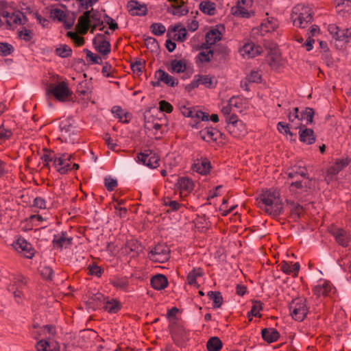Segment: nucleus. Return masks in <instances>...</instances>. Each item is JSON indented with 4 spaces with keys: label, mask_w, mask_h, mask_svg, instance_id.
<instances>
[{
    "label": "nucleus",
    "mask_w": 351,
    "mask_h": 351,
    "mask_svg": "<svg viewBox=\"0 0 351 351\" xmlns=\"http://www.w3.org/2000/svg\"><path fill=\"white\" fill-rule=\"evenodd\" d=\"M261 202L265 206V212L273 217H278L283 212V203L280 193L276 189H269L260 195Z\"/></svg>",
    "instance_id": "1"
},
{
    "label": "nucleus",
    "mask_w": 351,
    "mask_h": 351,
    "mask_svg": "<svg viewBox=\"0 0 351 351\" xmlns=\"http://www.w3.org/2000/svg\"><path fill=\"white\" fill-rule=\"evenodd\" d=\"M313 14L309 7L298 4L293 7L291 14V19L294 26L304 29L312 23Z\"/></svg>",
    "instance_id": "2"
},
{
    "label": "nucleus",
    "mask_w": 351,
    "mask_h": 351,
    "mask_svg": "<svg viewBox=\"0 0 351 351\" xmlns=\"http://www.w3.org/2000/svg\"><path fill=\"white\" fill-rule=\"evenodd\" d=\"M90 23L104 25V21L101 20V14L99 10L92 8L90 10L85 11L83 15L79 17L76 29L80 34L84 35L87 34L90 29Z\"/></svg>",
    "instance_id": "3"
},
{
    "label": "nucleus",
    "mask_w": 351,
    "mask_h": 351,
    "mask_svg": "<svg viewBox=\"0 0 351 351\" xmlns=\"http://www.w3.org/2000/svg\"><path fill=\"white\" fill-rule=\"evenodd\" d=\"M47 94L52 95L57 100L65 101L72 95L68 84L65 82H60L57 84H50L47 86Z\"/></svg>",
    "instance_id": "4"
},
{
    "label": "nucleus",
    "mask_w": 351,
    "mask_h": 351,
    "mask_svg": "<svg viewBox=\"0 0 351 351\" xmlns=\"http://www.w3.org/2000/svg\"><path fill=\"white\" fill-rule=\"evenodd\" d=\"M226 121L227 122L226 129L234 137L239 138L246 133L245 125L238 119L237 114H230L226 117Z\"/></svg>",
    "instance_id": "5"
},
{
    "label": "nucleus",
    "mask_w": 351,
    "mask_h": 351,
    "mask_svg": "<svg viewBox=\"0 0 351 351\" xmlns=\"http://www.w3.org/2000/svg\"><path fill=\"white\" fill-rule=\"evenodd\" d=\"M149 258L154 262L163 263L170 258V250L165 243H158L149 252Z\"/></svg>",
    "instance_id": "6"
},
{
    "label": "nucleus",
    "mask_w": 351,
    "mask_h": 351,
    "mask_svg": "<svg viewBox=\"0 0 351 351\" xmlns=\"http://www.w3.org/2000/svg\"><path fill=\"white\" fill-rule=\"evenodd\" d=\"M289 308L292 317L299 322L303 321L308 313L305 301L300 298L293 300Z\"/></svg>",
    "instance_id": "7"
},
{
    "label": "nucleus",
    "mask_w": 351,
    "mask_h": 351,
    "mask_svg": "<svg viewBox=\"0 0 351 351\" xmlns=\"http://www.w3.org/2000/svg\"><path fill=\"white\" fill-rule=\"evenodd\" d=\"M328 30L330 34L337 40L345 43L351 41V29H340L335 24H330Z\"/></svg>",
    "instance_id": "8"
},
{
    "label": "nucleus",
    "mask_w": 351,
    "mask_h": 351,
    "mask_svg": "<svg viewBox=\"0 0 351 351\" xmlns=\"http://www.w3.org/2000/svg\"><path fill=\"white\" fill-rule=\"evenodd\" d=\"M73 158L72 154H62L56 156L53 160V165L57 168V171L61 174H65L71 171L69 162Z\"/></svg>",
    "instance_id": "9"
},
{
    "label": "nucleus",
    "mask_w": 351,
    "mask_h": 351,
    "mask_svg": "<svg viewBox=\"0 0 351 351\" xmlns=\"http://www.w3.org/2000/svg\"><path fill=\"white\" fill-rule=\"evenodd\" d=\"M93 45L95 49L104 56L110 52V43L107 40L105 34H97L93 40Z\"/></svg>",
    "instance_id": "10"
},
{
    "label": "nucleus",
    "mask_w": 351,
    "mask_h": 351,
    "mask_svg": "<svg viewBox=\"0 0 351 351\" xmlns=\"http://www.w3.org/2000/svg\"><path fill=\"white\" fill-rule=\"evenodd\" d=\"M295 129H300L299 140L306 145H312L315 142L316 137L313 129L307 128L306 125H295Z\"/></svg>",
    "instance_id": "11"
},
{
    "label": "nucleus",
    "mask_w": 351,
    "mask_h": 351,
    "mask_svg": "<svg viewBox=\"0 0 351 351\" xmlns=\"http://www.w3.org/2000/svg\"><path fill=\"white\" fill-rule=\"evenodd\" d=\"M137 158L139 162L149 168L154 169L159 166V157L152 152L149 154L139 153Z\"/></svg>",
    "instance_id": "12"
},
{
    "label": "nucleus",
    "mask_w": 351,
    "mask_h": 351,
    "mask_svg": "<svg viewBox=\"0 0 351 351\" xmlns=\"http://www.w3.org/2000/svg\"><path fill=\"white\" fill-rule=\"evenodd\" d=\"M127 8L132 16H145L147 13V8L145 4L140 3L136 0H130L128 2Z\"/></svg>",
    "instance_id": "13"
},
{
    "label": "nucleus",
    "mask_w": 351,
    "mask_h": 351,
    "mask_svg": "<svg viewBox=\"0 0 351 351\" xmlns=\"http://www.w3.org/2000/svg\"><path fill=\"white\" fill-rule=\"evenodd\" d=\"M350 160L346 159L337 160L326 171V179L331 180L343 168L347 167Z\"/></svg>",
    "instance_id": "14"
},
{
    "label": "nucleus",
    "mask_w": 351,
    "mask_h": 351,
    "mask_svg": "<svg viewBox=\"0 0 351 351\" xmlns=\"http://www.w3.org/2000/svg\"><path fill=\"white\" fill-rule=\"evenodd\" d=\"M210 168V162L206 158H197L192 165V169L202 175H207L209 173Z\"/></svg>",
    "instance_id": "15"
},
{
    "label": "nucleus",
    "mask_w": 351,
    "mask_h": 351,
    "mask_svg": "<svg viewBox=\"0 0 351 351\" xmlns=\"http://www.w3.org/2000/svg\"><path fill=\"white\" fill-rule=\"evenodd\" d=\"M13 246L16 250H21L23 252L27 258H32L34 254V250L32 245L23 238L18 239L16 241L13 243Z\"/></svg>",
    "instance_id": "16"
},
{
    "label": "nucleus",
    "mask_w": 351,
    "mask_h": 351,
    "mask_svg": "<svg viewBox=\"0 0 351 351\" xmlns=\"http://www.w3.org/2000/svg\"><path fill=\"white\" fill-rule=\"evenodd\" d=\"M250 4L246 0H238L236 6L232 8V14L234 16H241L248 19L254 12L247 11V8Z\"/></svg>",
    "instance_id": "17"
},
{
    "label": "nucleus",
    "mask_w": 351,
    "mask_h": 351,
    "mask_svg": "<svg viewBox=\"0 0 351 351\" xmlns=\"http://www.w3.org/2000/svg\"><path fill=\"white\" fill-rule=\"evenodd\" d=\"M330 233L339 245L343 247L348 246L350 239L346 230L341 228H334L330 230Z\"/></svg>",
    "instance_id": "18"
},
{
    "label": "nucleus",
    "mask_w": 351,
    "mask_h": 351,
    "mask_svg": "<svg viewBox=\"0 0 351 351\" xmlns=\"http://www.w3.org/2000/svg\"><path fill=\"white\" fill-rule=\"evenodd\" d=\"M199 134L201 138L207 142L210 141H217L219 137L222 136V134L218 130L213 127L206 128L200 130Z\"/></svg>",
    "instance_id": "19"
},
{
    "label": "nucleus",
    "mask_w": 351,
    "mask_h": 351,
    "mask_svg": "<svg viewBox=\"0 0 351 351\" xmlns=\"http://www.w3.org/2000/svg\"><path fill=\"white\" fill-rule=\"evenodd\" d=\"M72 237H67L66 232H61L53 236L52 243L54 247L62 249L64 246L66 247L72 244Z\"/></svg>",
    "instance_id": "20"
},
{
    "label": "nucleus",
    "mask_w": 351,
    "mask_h": 351,
    "mask_svg": "<svg viewBox=\"0 0 351 351\" xmlns=\"http://www.w3.org/2000/svg\"><path fill=\"white\" fill-rule=\"evenodd\" d=\"M155 78L160 82H163L167 86L174 87L178 84V80L169 75L167 72L162 69H158L155 73Z\"/></svg>",
    "instance_id": "21"
},
{
    "label": "nucleus",
    "mask_w": 351,
    "mask_h": 351,
    "mask_svg": "<svg viewBox=\"0 0 351 351\" xmlns=\"http://www.w3.org/2000/svg\"><path fill=\"white\" fill-rule=\"evenodd\" d=\"M261 47L256 45L253 43H247L245 44L241 49L242 56L247 58H254L261 53Z\"/></svg>",
    "instance_id": "22"
},
{
    "label": "nucleus",
    "mask_w": 351,
    "mask_h": 351,
    "mask_svg": "<svg viewBox=\"0 0 351 351\" xmlns=\"http://www.w3.org/2000/svg\"><path fill=\"white\" fill-rule=\"evenodd\" d=\"M27 21V17L24 14L19 10L12 13L10 17L6 20L7 25L10 27L12 24L23 25Z\"/></svg>",
    "instance_id": "23"
},
{
    "label": "nucleus",
    "mask_w": 351,
    "mask_h": 351,
    "mask_svg": "<svg viewBox=\"0 0 351 351\" xmlns=\"http://www.w3.org/2000/svg\"><path fill=\"white\" fill-rule=\"evenodd\" d=\"M263 339L267 343L276 342L280 338V333L273 328H265L261 331Z\"/></svg>",
    "instance_id": "24"
},
{
    "label": "nucleus",
    "mask_w": 351,
    "mask_h": 351,
    "mask_svg": "<svg viewBox=\"0 0 351 351\" xmlns=\"http://www.w3.org/2000/svg\"><path fill=\"white\" fill-rule=\"evenodd\" d=\"M213 59L220 62L225 61L229 55V49L225 45H218L212 49Z\"/></svg>",
    "instance_id": "25"
},
{
    "label": "nucleus",
    "mask_w": 351,
    "mask_h": 351,
    "mask_svg": "<svg viewBox=\"0 0 351 351\" xmlns=\"http://www.w3.org/2000/svg\"><path fill=\"white\" fill-rule=\"evenodd\" d=\"M151 285L156 290H162L168 285L167 277L163 274H156L151 279Z\"/></svg>",
    "instance_id": "26"
},
{
    "label": "nucleus",
    "mask_w": 351,
    "mask_h": 351,
    "mask_svg": "<svg viewBox=\"0 0 351 351\" xmlns=\"http://www.w3.org/2000/svg\"><path fill=\"white\" fill-rule=\"evenodd\" d=\"M36 348L37 351H59V347L56 342H49L45 339H42L36 343Z\"/></svg>",
    "instance_id": "27"
},
{
    "label": "nucleus",
    "mask_w": 351,
    "mask_h": 351,
    "mask_svg": "<svg viewBox=\"0 0 351 351\" xmlns=\"http://www.w3.org/2000/svg\"><path fill=\"white\" fill-rule=\"evenodd\" d=\"M332 290V285L329 282L324 281L322 284H319L313 288V293L317 296H326Z\"/></svg>",
    "instance_id": "28"
},
{
    "label": "nucleus",
    "mask_w": 351,
    "mask_h": 351,
    "mask_svg": "<svg viewBox=\"0 0 351 351\" xmlns=\"http://www.w3.org/2000/svg\"><path fill=\"white\" fill-rule=\"evenodd\" d=\"M279 266L284 273L292 274L293 276H297L300 270V264L298 263H295L293 265H290L289 263L282 261Z\"/></svg>",
    "instance_id": "29"
},
{
    "label": "nucleus",
    "mask_w": 351,
    "mask_h": 351,
    "mask_svg": "<svg viewBox=\"0 0 351 351\" xmlns=\"http://www.w3.org/2000/svg\"><path fill=\"white\" fill-rule=\"evenodd\" d=\"M73 123V119L70 117L62 120L59 125L60 131L66 134H68L70 135L71 133L74 132L75 127Z\"/></svg>",
    "instance_id": "30"
},
{
    "label": "nucleus",
    "mask_w": 351,
    "mask_h": 351,
    "mask_svg": "<svg viewBox=\"0 0 351 351\" xmlns=\"http://www.w3.org/2000/svg\"><path fill=\"white\" fill-rule=\"evenodd\" d=\"M199 9L203 13L213 16L215 14L216 4L210 1H202L199 5Z\"/></svg>",
    "instance_id": "31"
},
{
    "label": "nucleus",
    "mask_w": 351,
    "mask_h": 351,
    "mask_svg": "<svg viewBox=\"0 0 351 351\" xmlns=\"http://www.w3.org/2000/svg\"><path fill=\"white\" fill-rule=\"evenodd\" d=\"M205 39L208 45H215L221 40V32L217 29H212L206 34Z\"/></svg>",
    "instance_id": "32"
},
{
    "label": "nucleus",
    "mask_w": 351,
    "mask_h": 351,
    "mask_svg": "<svg viewBox=\"0 0 351 351\" xmlns=\"http://www.w3.org/2000/svg\"><path fill=\"white\" fill-rule=\"evenodd\" d=\"M307 170L304 167L294 166L288 170L287 176L289 178H295L300 176L303 178H306Z\"/></svg>",
    "instance_id": "33"
},
{
    "label": "nucleus",
    "mask_w": 351,
    "mask_h": 351,
    "mask_svg": "<svg viewBox=\"0 0 351 351\" xmlns=\"http://www.w3.org/2000/svg\"><path fill=\"white\" fill-rule=\"evenodd\" d=\"M177 186L181 190L190 192L193 189V181L186 177H182L178 180Z\"/></svg>",
    "instance_id": "34"
},
{
    "label": "nucleus",
    "mask_w": 351,
    "mask_h": 351,
    "mask_svg": "<svg viewBox=\"0 0 351 351\" xmlns=\"http://www.w3.org/2000/svg\"><path fill=\"white\" fill-rule=\"evenodd\" d=\"M208 298L213 301V306L214 308H219L223 303V297L219 291H210L207 293Z\"/></svg>",
    "instance_id": "35"
},
{
    "label": "nucleus",
    "mask_w": 351,
    "mask_h": 351,
    "mask_svg": "<svg viewBox=\"0 0 351 351\" xmlns=\"http://www.w3.org/2000/svg\"><path fill=\"white\" fill-rule=\"evenodd\" d=\"M112 112L117 117L122 123H128L131 119V114L124 110L120 106H114Z\"/></svg>",
    "instance_id": "36"
},
{
    "label": "nucleus",
    "mask_w": 351,
    "mask_h": 351,
    "mask_svg": "<svg viewBox=\"0 0 351 351\" xmlns=\"http://www.w3.org/2000/svg\"><path fill=\"white\" fill-rule=\"evenodd\" d=\"M186 69V64L185 60H173L171 62V69L168 70L170 72H176L178 73H183Z\"/></svg>",
    "instance_id": "37"
},
{
    "label": "nucleus",
    "mask_w": 351,
    "mask_h": 351,
    "mask_svg": "<svg viewBox=\"0 0 351 351\" xmlns=\"http://www.w3.org/2000/svg\"><path fill=\"white\" fill-rule=\"evenodd\" d=\"M222 346V341L217 337H210L206 343V348L208 351H219Z\"/></svg>",
    "instance_id": "38"
},
{
    "label": "nucleus",
    "mask_w": 351,
    "mask_h": 351,
    "mask_svg": "<svg viewBox=\"0 0 351 351\" xmlns=\"http://www.w3.org/2000/svg\"><path fill=\"white\" fill-rule=\"evenodd\" d=\"M277 129L279 132L289 135L290 141H295L296 136L295 134L293 133L290 130V126L289 123L285 122H278L277 124Z\"/></svg>",
    "instance_id": "39"
},
{
    "label": "nucleus",
    "mask_w": 351,
    "mask_h": 351,
    "mask_svg": "<svg viewBox=\"0 0 351 351\" xmlns=\"http://www.w3.org/2000/svg\"><path fill=\"white\" fill-rule=\"evenodd\" d=\"M315 114L314 110L312 108L306 107L300 112V121L306 120V125L311 124L313 122Z\"/></svg>",
    "instance_id": "40"
},
{
    "label": "nucleus",
    "mask_w": 351,
    "mask_h": 351,
    "mask_svg": "<svg viewBox=\"0 0 351 351\" xmlns=\"http://www.w3.org/2000/svg\"><path fill=\"white\" fill-rule=\"evenodd\" d=\"M287 204L290 206L291 215L296 219H299L303 213V207L298 203L287 199Z\"/></svg>",
    "instance_id": "41"
},
{
    "label": "nucleus",
    "mask_w": 351,
    "mask_h": 351,
    "mask_svg": "<svg viewBox=\"0 0 351 351\" xmlns=\"http://www.w3.org/2000/svg\"><path fill=\"white\" fill-rule=\"evenodd\" d=\"M126 250L127 252L129 250L134 253L133 256L136 255H138L143 250V247L141 243L137 241L131 240L127 243L126 245Z\"/></svg>",
    "instance_id": "42"
},
{
    "label": "nucleus",
    "mask_w": 351,
    "mask_h": 351,
    "mask_svg": "<svg viewBox=\"0 0 351 351\" xmlns=\"http://www.w3.org/2000/svg\"><path fill=\"white\" fill-rule=\"evenodd\" d=\"M104 308L108 313H115L121 309V304L119 301L112 299L106 302Z\"/></svg>",
    "instance_id": "43"
},
{
    "label": "nucleus",
    "mask_w": 351,
    "mask_h": 351,
    "mask_svg": "<svg viewBox=\"0 0 351 351\" xmlns=\"http://www.w3.org/2000/svg\"><path fill=\"white\" fill-rule=\"evenodd\" d=\"M203 271L201 268L193 269L187 276V281L190 285H196V279L203 275Z\"/></svg>",
    "instance_id": "44"
},
{
    "label": "nucleus",
    "mask_w": 351,
    "mask_h": 351,
    "mask_svg": "<svg viewBox=\"0 0 351 351\" xmlns=\"http://www.w3.org/2000/svg\"><path fill=\"white\" fill-rule=\"evenodd\" d=\"M266 22L267 23L268 25H269V28L265 29V27H267V23H262L260 25V29L262 34H263L264 33L275 30L278 25L277 21L274 18H271V19H267Z\"/></svg>",
    "instance_id": "45"
},
{
    "label": "nucleus",
    "mask_w": 351,
    "mask_h": 351,
    "mask_svg": "<svg viewBox=\"0 0 351 351\" xmlns=\"http://www.w3.org/2000/svg\"><path fill=\"white\" fill-rule=\"evenodd\" d=\"M212 58L213 59L212 49L208 51H200L196 57V63L209 62Z\"/></svg>",
    "instance_id": "46"
},
{
    "label": "nucleus",
    "mask_w": 351,
    "mask_h": 351,
    "mask_svg": "<svg viewBox=\"0 0 351 351\" xmlns=\"http://www.w3.org/2000/svg\"><path fill=\"white\" fill-rule=\"evenodd\" d=\"M351 0H338L336 3V9L338 14L341 12H348L351 7L350 3Z\"/></svg>",
    "instance_id": "47"
},
{
    "label": "nucleus",
    "mask_w": 351,
    "mask_h": 351,
    "mask_svg": "<svg viewBox=\"0 0 351 351\" xmlns=\"http://www.w3.org/2000/svg\"><path fill=\"white\" fill-rule=\"evenodd\" d=\"M56 53L61 58H68L71 56L72 49L68 45H63L56 48Z\"/></svg>",
    "instance_id": "48"
},
{
    "label": "nucleus",
    "mask_w": 351,
    "mask_h": 351,
    "mask_svg": "<svg viewBox=\"0 0 351 351\" xmlns=\"http://www.w3.org/2000/svg\"><path fill=\"white\" fill-rule=\"evenodd\" d=\"M199 77L201 78L200 83L204 85L206 88H212L215 87L217 84V81L214 82V77H210V75H199Z\"/></svg>",
    "instance_id": "49"
},
{
    "label": "nucleus",
    "mask_w": 351,
    "mask_h": 351,
    "mask_svg": "<svg viewBox=\"0 0 351 351\" xmlns=\"http://www.w3.org/2000/svg\"><path fill=\"white\" fill-rule=\"evenodd\" d=\"M180 25L177 24L173 27H172L171 30L174 32L178 31L179 33L178 34L177 40L179 42H184V40H186L187 37L186 29L185 27H181L180 29Z\"/></svg>",
    "instance_id": "50"
},
{
    "label": "nucleus",
    "mask_w": 351,
    "mask_h": 351,
    "mask_svg": "<svg viewBox=\"0 0 351 351\" xmlns=\"http://www.w3.org/2000/svg\"><path fill=\"white\" fill-rule=\"evenodd\" d=\"M145 44L147 48L152 51H157L159 49V44L157 40L153 37H147L144 38Z\"/></svg>",
    "instance_id": "51"
},
{
    "label": "nucleus",
    "mask_w": 351,
    "mask_h": 351,
    "mask_svg": "<svg viewBox=\"0 0 351 351\" xmlns=\"http://www.w3.org/2000/svg\"><path fill=\"white\" fill-rule=\"evenodd\" d=\"M14 51V47L8 43H0V55L8 56Z\"/></svg>",
    "instance_id": "52"
},
{
    "label": "nucleus",
    "mask_w": 351,
    "mask_h": 351,
    "mask_svg": "<svg viewBox=\"0 0 351 351\" xmlns=\"http://www.w3.org/2000/svg\"><path fill=\"white\" fill-rule=\"evenodd\" d=\"M262 303L260 301H256L252 306L251 311L247 313V316H254L261 317L260 311L262 310Z\"/></svg>",
    "instance_id": "53"
},
{
    "label": "nucleus",
    "mask_w": 351,
    "mask_h": 351,
    "mask_svg": "<svg viewBox=\"0 0 351 351\" xmlns=\"http://www.w3.org/2000/svg\"><path fill=\"white\" fill-rule=\"evenodd\" d=\"M151 32L156 36H161L162 35L165 31V26L161 23H153L150 26Z\"/></svg>",
    "instance_id": "54"
},
{
    "label": "nucleus",
    "mask_w": 351,
    "mask_h": 351,
    "mask_svg": "<svg viewBox=\"0 0 351 351\" xmlns=\"http://www.w3.org/2000/svg\"><path fill=\"white\" fill-rule=\"evenodd\" d=\"M111 284L117 289L124 290L128 286V281L125 278H115L111 280Z\"/></svg>",
    "instance_id": "55"
},
{
    "label": "nucleus",
    "mask_w": 351,
    "mask_h": 351,
    "mask_svg": "<svg viewBox=\"0 0 351 351\" xmlns=\"http://www.w3.org/2000/svg\"><path fill=\"white\" fill-rule=\"evenodd\" d=\"M83 51L86 54V58H89L92 63L99 64H101L102 63L101 58L93 53L88 49H84Z\"/></svg>",
    "instance_id": "56"
},
{
    "label": "nucleus",
    "mask_w": 351,
    "mask_h": 351,
    "mask_svg": "<svg viewBox=\"0 0 351 351\" xmlns=\"http://www.w3.org/2000/svg\"><path fill=\"white\" fill-rule=\"evenodd\" d=\"M163 204L166 206H169L170 208V210L171 211L178 210L182 206L177 201L171 200L169 198L165 199L163 201ZM167 211L169 212V210Z\"/></svg>",
    "instance_id": "57"
},
{
    "label": "nucleus",
    "mask_w": 351,
    "mask_h": 351,
    "mask_svg": "<svg viewBox=\"0 0 351 351\" xmlns=\"http://www.w3.org/2000/svg\"><path fill=\"white\" fill-rule=\"evenodd\" d=\"M51 16L53 19H58V21L62 22L65 19L66 14L62 10L55 8L51 10Z\"/></svg>",
    "instance_id": "58"
},
{
    "label": "nucleus",
    "mask_w": 351,
    "mask_h": 351,
    "mask_svg": "<svg viewBox=\"0 0 351 351\" xmlns=\"http://www.w3.org/2000/svg\"><path fill=\"white\" fill-rule=\"evenodd\" d=\"M12 132L10 130L5 129L3 125L0 126V144L8 140L12 136Z\"/></svg>",
    "instance_id": "59"
},
{
    "label": "nucleus",
    "mask_w": 351,
    "mask_h": 351,
    "mask_svg": "<svg viewBox=\"0 0 351 351\" xmlns=\"http://www.w3.org/2000/svg\"><path fill=\"white\" fill-rule=\"evenodd\" d=\"M117 180L111 177H107L104 180V185L109 191H112L117 186Z\"/></svg>",
    "instance_id": "60"
},
{
    "label": "nucleus",
    "mask_w": 351,
    "mask_h": 351,
    "mask_svg": "<svg viewBox=\"0 0 351 351\" xmlns=\"http://www.w3.org/2000/svg\"><path fill=\"white\" fill-rule=\"evenodd\" d=\"M145 64V61H141L139 59H137L134 63H132L130 65L131 69L134 73H141L142 72L143 68Z\"/></svg>",
    "instance_id": "61"
},
{
    "label": "nucleus",
    "mask_w": 351,
    "mask_h": 351,
    "mask_svg": "<svg viewBox=\"0 0 351 351\" xmlns=\"http://www.w3.org/2000/svg\"><path fill=\"white\" fill-rule=\"evenodd\" d=\"M159 108L161 111L167 113H171L173 109L172 105L165 100L159 102Z\"/></svg>",
    "instance_id": "62"
},
{
    "label": "nucleus",
    "mask_w": 351,
    "mask_h": 351,
    "mask_svg": "<svg viewBox=\"0 0 351 351\" xmlns=\"http://www.w3.org/2000/svg\"><path fill=\"white\" fill-rule=\"evenodd\" d=\"M89 274L93 276L100 277L104 272V270L97 265H90L88 266Z\"/></svg>",
    "instance_id": "63"
},
{
    "label": "nucleus",
    "mask_w": 351,
    "mask_h": 351,
    "mask_svg": "<svg viewBox=\"0 0 351 351\" xmlns=\"http://www.w3.org/2000/svg\"><path fill=\"white\" fill-rule=\"evenodd\" d=\"M172 6L175 10L172 12L173 15L184 16L186 15L189 12V9L186 7L182 8V5H173Z\"/></svg>",
    "instance_id": "64"
}]
</instances>
